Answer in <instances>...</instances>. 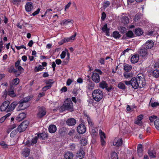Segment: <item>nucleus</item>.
Segmentation results:
<instances>
[{"mask_svg":"<svg viewBox=\"0 0 159 159\" xmlns=\"http://www.w3.org/2000/svg\"><path fill=\"white\" fill-rule=\"evenodd\" d=\"M30 98L28 97H26L21 100L18 102L19 104L17 108V111L24 110L29 107V104L27 102L29 101ZM18 103L16 101H14L9 104L7 108V112L12 111L15 108Z\"/></svg>","mask_w":159,"mask_h":159,"instance_id":"1","label":"nucleus"},{"mask_svg":"<svg viewBox=\"0 0 159 159\" xmlns=\"http://www.w3.org/2000/svg\"><path fill=\"white\" fill-rule=\"evenodd\" d=\"M102 71L99 69H95L92 75V79L93 81L96 83L100 81L99 75H101Z\"/></svg>","mask_w":159,"mask_h":159,"instance_id":"2","label":"nucleus"},{"mask_svg":"<svg viewBox=\"0 0 159 159\" xmlns=\"http://www.w3.org/2000/svg\"><path fill=\"white\" fill-rule=\"evenodd\" d=\"M92 96L95 101L99 102L103 98V93L100 90H95L93 92Z\"/></svg>","mask_w":159,"mask_h":159,"instance_id":"3","label":"nucleus"},{"mask_svg":"<svg viewBox=\"0 0 159 159\" xmlns=\"http://www.w3.org/2000/svg\"><path fill=\"white\" fill-rule=\"evenodd\" d=\"M64 106L66 109L72 112L74 110L73 103L70 98H67L66 100L64 102Z\"/></svg>","mask_w":159,"mask_h":159,"instance_id":"4","label":"nucleus"},{"mask_svg":"<svg viewBox=\"0 0 159 159\" xmlns=\"http://www.w3.org/2000/svg\"><path fill=\"white\" fill-rule=\"evenodd\" d=\"M46 109L44 107H39L37 114V117L39 118H41L46 114Z\"/></svg>","mask_w":159,"mask_h":159,"instance_id":"5","label":"nucleus"},{"mask_svg":"<svg viewBox=\"0 0 159 159\" xmlns=\"http://www.w3.org/2000/svg\"><path fill=\"white\" fill-rule=\"evenodd\" d=\"M28 124V123L27 121L23 122L17 128L18 131L20 132H21L24 131L27 128Z\"/></svg>","mask_w":159,"mask_h":159,"instance_id":"6","label":"nucleus"},{"mask_svg":"<svg viewBox=\"0 0 159 159\" xmlns=\"http://www.w3.org/2000/svg\"><path fill=\"white\" fill-rule=\"evenodd\" d=\"M10 104V102L8 101L4 102L0 106V110L2 111H6L7 112L8 107Z\"/></svg>","mask_w":159,"mask_h":159,"instance_id":"7","label":"nucleus"},{"mask_svg":"<svg viewBox=\"0 0 159 159\" xmlns=\"http://www.w3.org/2000/svg\"><path fill=\"white\" fill-rule=\"evenodd\" d=\"M77 131L80 134H83L86 131V128L85 125L83 124H80L77 128Z\"/></svg>","mask_w":159,"mask_h":159,"instance_id":"8","label":"nucleus"},{"mask_svg":"<svg viewBox=\"0 0 159 159\" xmlns=\"http://www.w3.org/2000/svg\"><path fill=\"white\" fill-rule=\"evenodd\" d=\"M131 85L133 88L134 89H137L139 84V81L136 79V78H133L131 79Z\"/></svg>","mask_w":159,"mask_h":159,"instance_id":"9","label":"nucleus"},{"mask_svg":"<svg viewBox=\"0 0 159 159\" xmlns=\"http://www.w3.org/2000/svg\"><path fill=\"white\" fill-rule=\"evenodd\" d=\"M99 134L101 138V144L102 146L104 145L106 143L104 139L106 138V136L104 132H102L101 129H100L99 131Z\"/></svg>","mask_w":159,"mask_h":159,"instance_id":"10","label":"nucleus"},{"mask_svg":"<svg viewBox=\"0 0 159 159\" xmlns=\"http://www.w3.org/2000/svg\"><path fill=\"white\" fill-rule=\"evenodd\" d=\"M7 94L11 97H14L16 96V95L14 92V90L11 89H10L8 91L7 93V91L6 90H5L3 92V94L2 95V96L4 97H6Z\"/></svg>","mask_w":159,"mask_h":159,"instance_id":"11","label":"nucleus"},{"mask_svg":"<svg viewBox=\"0 0 159 159\" xmlns=\"http://www.w3.org/2000/svg\"><path fill=\"white\" fill-rule=\"evenodd\" d=\"M122 142L121 138H115L113 142V144L116 147L120 146L122 145Z\"/></svg>","mask_w":159,"mask_h":159,"instance_id":"12","label":"nucleus"},{"mask_svg":"<svg viewBox=\"0 0 159 159\" xmlns=\"http://www.w3.org/2000/svg\"><path fill=\"white\" fill-rule=\"evenodd\" d=\"M139 60V56L138 54H135L132 56L130 61L133 64H135L137 63Z\"/></svg>","mask_w":159,"mask_h":159,"instance_id":"13","label":"nucleus"},{"mask_svg":"<svg viewBox=\"0 0 159 159\" xmlns=\"http://www.w3.org/2000/svg\"><path fill=\"white\" fill-rule=\"evenodd\" d=\"M110 29L107 27V24L106 23L102 28V31L107 36H109L110 35L109 31Z\"/></svg>","mask_w":159,"mask_h":159,"instance_id":"14","label":"nucleus"},{"mask_svg":"<svg viewBox=\"0 0 159 159\" xmlns=\"http://www.w3.org/2000/svg\"><path fill=\"white\" fill-rule=\"evenodd\" d=\"M139 52L141 56L142 57H144L147 54V49L145 47H142L139 50Z\"/></svg>","mask_w":159,"mask_h":159,"instance_id":"15","label":"nucleus"},{"mask_svg":"<svg viewBox=\"0 0 159 159\" xmlns=\"http://www.w3.org/2000/svg\"><path fill=\"white\" fill-rule=\"evenodd\" d=\"M154 43L151 40H148L145 44V46L146 48L148 49H151L154 46Z\"/></svg>","mask_w":159,"mask_h":159,"instance_id":"16","label":"nucleus"},{"mask_svg":"<svg viewBox=\"0 0 159 159\" xmlns=\"http://www.w3.org/2000/svg\"><path fill=\"white\" fill-rule=\"evenodd\" d=\"M143 118V115H140L137 117L136 120L135 121L134 123L139 125L141 126L142 125V120Z\"/></svg>","mask_w":159,"mask_h":159,"instance_id":"17","label":"nucleus"},{"mask_svg":"<svg viewBox=\"0 0 159 159\" xmlns=\"http://www.w3.org/2000/svg\"><path fill=\"white\" fill-rule=\"evenodd\" d=\"M74 156L73 153L69 151L66 152L64 155V159H73Z\"/></svg>","mask_w":159,"mask_h":159,"instance_id":"18","label":"nucleus"},{"mask_svg":"<svg viewBox=\"0 0 159 159\" xmlns=\"http://www.w3.org/2000/svg\"><path fill=\"white\" fill-rule=\"evenodd\" d=\"M76 123L75 120L73 118L68 119L66 122V123L67 125L71 126L75 125Z\"/></svg>","mask_w":159,"mask_h":159,"instance_id":"19","label":"nucleus"},{"mask_svg":"<svg viewBox=\"0 0 159 159\" xmlns=\"http://www.w3.org/2000/svg\"><path fill=\"white\" fill-rule=\"evenodd\" d=\"M33 7L32 3L31 2H27L25 6V9L27 12L30 11L33 9Z\"/></svg>","mask_w":159,"mask_h":159,"instance_id":"20","label":"nucleus"},{"mask_svg":"<svg viewBox=\"0 0 159 159\" xmlns=\"http://www.w3.org/2000/svg\"><path fill=\"white\" fill-rule=\"evenodd\" d=\"M57 127L54 125H51L48 127V131L51 133H54L57 130Z\"/></svg>","mask_w":159,"mask_h":159,"instance_id":"21","label":"nucleus"},{"mask_svg":"<svg viewBox=\"0 0 159 159\" xmlns=\"http://www.w3.org/2000/svg\"><path fill=\"white\" fill-rule=\"evenodd\" d=\"M153 98H151V100L149 102V105L152 107L154 108L159 106V103L158 102H153L152 100L154 99Z\"/></svg>","mask_w":159,"mask_h":159,"instance_id":"22","label":"nucleus"},{"mask_svg":"<svg viewBox=\"0 0 159 159\" xmlns=\"http://www.w3.org/2000/svg\"><path fill=\"white\" fill-rule=\"evenodd\" d=\"M76 35V33H75L72 36L69 37L65 38L64 39V40L65 42H70V41H72L74 40L75 39V36Z\"/></svg>","mask_w":159,"mask_h":159,"instance_id":"23","label":"nucleus"},{"mask_svg":"<svg viewBox=\"0 0 159 159\" xmlns=\"http://www.w3.org/2000/svg\"><path fill=\"white\" fill-rule=\"evenodd\" d=\"M87 88L89 89H92L94 86V84L91 81L88 80L87 82Z\"/></svg>","mask_w":159,"mask_h":159,"instance_id":"24","label":"nucleus"},{"mask_svg":"<svg viewBox=\"0 0 159 159\" xmlns=\"http://www.w3.org/2000/svg\"><path fill=\"white\" fill-rule=\"evenodd\" d=\"M134 33L136 35L140 36L142 34L143 31L140 28H138L135 29Z\"/></svg>","mask_w":159,"mask_h":159,"instance_id":"25","label":"nucleus"},{"mask_svg":"<svg viewBox=\"0 0 159 159\" xmlns=\"http://www.w3.org/2000/svg\"><path fill=\"white\" fill-rule=\"evenodd\" d=\"M99 86L100 88L104 89L107 87L108 84L105 81H102L99 83Z\"/></svg>","mask_w":159,"mask_h":159,"instance_id":"26","label":"nucleus"},{"mask_svg":"<svg viewBox=\"0 0 159 159\" xmlns=\"http://www.w3.org/2000/svg\"><path fill=\"white\" fill-rule=\"evenodd\" d=\"M152 75L155 78H158L159 77V70L156 69L153 70L152 72Z\"/></svg>","mask_w":159,"mask_h":159,"instance_id":"27","label":"nucleus"},{"mask_svg":"<svg viewBox=\"0 0 159 159\" xmlns=\"http://www.w3.org/2000/svg\"><path fill=\"white\" fill-rule=\"evenodd\" d=\"M30 152V151L29 149H25L22 152V154L24 157H27L29 155Z\"/></svg>","mask_w":159,"mask_h":159,"instance_id":"28","label":"nucleus"},{"mask_svg":"<svg viewBox=\"0 0 159 159\" xmlns=\"http://www.w3.org/2000/svg\"><path fill=\"white\" fill-rule=\"evenodd\" d=\"M132 67L131 65L126 64L124 66V69L126 72H129L132 69Z\"/></svg>","mask_w":159,"mask_h":159,"instance_id":"29","label":"nucleus"},{"mask_svg":"<svg viewBox=\"0 0 159 159\" xmlns=\"http://www.w3.org/2000/svg\"><path fill=\"white\" fill-rule=\"evenodd\" d=\"M148 154L151 158H153L155 157L156 153L155 151L149 150L148 152Z\"/></svg>","mask_w":159,"mask_h":159,"instance_id":"30","label":"nucleus"},{"mask_svg":"<svg viewBox=\"0 0 159 159\" xmlns=\"http://www.w3.org/2000/svg\"><path fill=\"white\" fill-rule=\"evenodd\" d=\"M26 116V114L25 113L22 112L19 114L17 117V118L19 121H20L25 118Z\"/></svg>","mask_w":159,"mask_h":159,"instance_id":"31","label":"nucleus"},{"mask_svg":"<svg viewBox=\"0 0 159 159\" xmlns=\"http://www.w3.org/2000/svg\"><path fill=\"white\" fill-rule=\"evenodd\" d=\"M85 155L84 152L82 149H80L76 154V156L79 157H83Z\"/></svg>","mask_w":159,"mask_h":159,"instance_id":"32","label":"nucleus"},{"mask_svg":"<svg viewBox=\"0 0 159 159\" xmlns=\"http://www.w3.org/2000/svg\"><path fill=\"white\" fill-rule=\"evenodd\" d=\"M38 137L39 138L44 139H45V138H47L48 137V134L45 133H39L38 135Z\"/></svg>","mask_w":159,"mask_h":159,"instance_id":"33","label":"nucleus"},{"mask_svg":"<svg viewBox=\"0 0 159 159\" xmlns=\"http://www.w3.org/2000/svg\"><path fill=\"white\" fill-rule=\"evenodd\" d=\"M72 21L73 20L69 19H66L62 21L61 24L62 25H67L70 22L72 23Z\"/></svg>","mask_w":159,"mask_h":159,"instance_id":"34","label":"nucleus"},{"mask_svg":"<svg viewBox=\"0 0 159 159\" xmlns=\"http://www.w3.org/2000/svg\"><path fill=\"white\" fill-rule=\"evenodd\" d=\"M112 35L113 37L115 39H117L119 38L120 37V35L119 33L117 31H115L113 32Z\"/></svg>","mask_w":159,"mask_h":159,"instance_id":"35","label":"nucleus"},{"mask_svg":"<svg viewBox=\"0 0 159 159\" xmlns=\"http://www.w3.org/2000/svg\"><path fill=\"white\" fill-rule=\"evenodd\" d=\"M90 132L92 134L96 135L97 134L98 129L93 127H91V129H90Z\"/></svg>","mask_w":159,"mask_h":159,"instance_id":"36","label":"nucleus"},{"mask_svg":"<svg viewBox=\"0 0 159 159\" xmlns=\"http://www.w3.org/2000/svg\"><path fill=\"white\" fill-rule=\"evenodd\" d=\"M121 21L125 24H126L129 22V19L127 16H124L122 18Z\"/></svg>","mask_w":159,"mask_h":159,"instance_id":"37","label":"nucleus"},{"mask_svg":"<svg viewBox=\"0 0 159 159\" xmlns=\"http://www.w3.org/2000/svg\"><path fill=\"white\" fill-rule=\"evenodd\" d=\"M149 120L151 123H153L154 121L155 122V120H157V116L155 115H152L149 117Z\"/></svg>","mask_w":159,"mask_h":159,"instance_id":"38","label":"nucleus"},{"mask_svg":"<svg viewBox=\"0 0 159 159\" xmlns=\"http://www.w3.org/2000/svg\"><path fill=\"white\" fill-rule=\"evenodd\" d=\"M44 68L41 65H39L38 67L36 66L34 68V71L36 72L42 71Z\"/></svg>","mask_w":159,"mask_h":159,"instance_id":"39","label":"nucleus"},{"mask_svg":"<svg viewBox=\"0 0 159 159\" xmlns=\"http://www.w3.org/2000/svg\"><path fill=\"white\" fill-rule=\"evenodd\" d=\"M16 68L19 71V72L18 73V74H16V76H18L19 75H20L23 71L24 69L20 66H19Z\"/></svg>","mask_w":159,"mask_h":159,"instance_id":"40","label":"nucleus"},{"mask_svg":"<svg viewBox=\"0 0 159 159\" xmlns=\"http://www.w3.org/2000/svg\"><path fill=\"white\" fill-rule=\"evenodd\" d=\"M126 37L128 38H131L133 37L134 34L132 31L129 30L126 34Z\"/></svg>","mask_w":159,"mask_h":159,"instance_id":"41","label":"nucleus"},{"mask_svg":"<svg viewBox=\"0 0 159 159\" xmlns=\"http://www.w3.org/2000/svg\"><path fill=\"white\" fill-rule=\"evenodd\" d=\"M145 81L144 80H140L139 81V88H142L145 85Z\"/></svg>","mask_w":159,"mask_h":159,"instance_id":"42","label":"nucleus"},{"mask_svg":"<svg viewBox=\"0 0 159 159\" xmlns=\"http://www.w3.org/2000/svg\"><path fill=\"white\" fill-rule=\"evenodd\" d=\"M80 143L81 145L84 146L86 145L87 143V139L85 138H82L80 141Z\"/></svg>","mask_w":159,"mask_h":159,"instance_id":"43","label":"nucleus"},{"mask_svg":"<svg viewBox=\"0 0 159 159\" xmlns=\"http://www.w3.org/2000/svg\"><path fill=\"white\" fill-rule=\"evenodd\" d=\"M19 132L17 129H15L13 130L10 134V136L11 137H14L15 135L18 132Z\"/></svg>","mask_w":159,"mask_h":159,"instance_id":"44","label":"nucleus"},{"mask_svg":"<svg viewBox=\"0 0 159 159\" xmlns=\"http://www.w3.org/2000/svg\"><path fill=\"white\" fill-rule=\"evenodd\" d=\"M154 125L156 129L159 130V119L155 120Z\"/></svg>","mask_w":159,"mask_h":159,"instance_id":"45","label":"nucleus"},{"mask_svg":"<svg viewBox=\"0 0 159 159\" xmlns=\"http://www.w3.org/2000/svg\"><path fill=\"white\" fill-rule=\"evenodd\" d=\"M19 82V80L18 78H16L13 79L12 81V84L13 85H16L18 84Z\"/></svg>","mask_w":159,"mask_h":159,"instance_id":"46","label":"nucleus"},{"mask_svg":"<svg viewBox=\"0 0 159 159\" xmlns=\"http://www.w3.org/2000/svg\"><path fill=\"white\" fill-rule=\"evenodd\" d=\"M119 88L122 89H124L125 88V86L124 83L121 82L118 84V86Z\"/></svg>","mask_w":159,"mask_h":159,"instance_id":"47","label":"nucleus"},{"mask_svg":"<svg viewBox=\"0 0 159 159\" xmlns=\"http://www.w3.org/2000/svg\"><path fill=\"white\" fill-rule=\"evenodd\" d=\"M45 83L47 84H48L47 85L51 86H51H52V84L53 83V82H52V80L50 79L47 80L46 81Z\"/></svg>","mask_w":159,"mask_h":159,"instance_id":"48","label":"nucleus"},{"mask_svg":"<svg viewBox=\"0 0 159 159\" xmlns=\"http://www.w3.org/2000/svg\"><path fill=\"white\" fill-rule=\"evenodd\" d=\"M136 79H137L138 81L141 80H144V79L143 78V75L142 74H138L137 77L136 78Z\"/></svg>","mask_w":159,"mask_h":159,"instance_id":"49","label":"nucleus"},{"mask_svg":"<svg viewBox=\"0 0 159 159\" xmlns=\"http://www.w3.org/2000/svg\"><path fill=\"white\" fill-rule=\"evenodd\" d=\"M87 120L89 123V125L91 127H92L93 126V123L90 118L89 116H87Z\"/></svg>","mask_w":159,"mask_h":159,"instance_id":"50","label":"nucleus"},{"mask_svg":"<svg viewBox=\"0 0 159 159\" xmlns=\"http://www.w3.org/2000/svg\"><path fill=\"white\" fill-rule=\"evenodd\" d=\"M110 2L109 1H106L105 2H104L103 5V7L105 8H106L108 7L110 5Z\"/></svg>","mask_w":159,"mask_h":159,"instance_id":"51","label":"nucleus"},{"mask_svg":"<svg viewBox=\"0 0 159 159\" xmlns=\"http://www.w3.org/2000/svg\"><path fill=\"white\" fill-rule=\"evenodd\" d=\"M66 52H67V50H65L62 52L60 55L61 58L63 59L65 57Z\"/></svg>","mask_w":159,"mask_h":159,"instance_id":"52","label":"nucleus"},{"mask_svg":"<svg viewBox=\"0 0 159 159\" xmlns=\"http://www.w3.org/2000/svg\"><path fill=\"white\" fill-rule=\"evenodd\" d=\"M15 47L18 50H20V49L21 48H24L25 50H27L26 47L24 45H21L20 46H17L15 45Z\"/></svg>","mask_w":159,"mask_h":159,"instance_id":"53","label":"nucleus"},{"mask_svg":"<svg viewBox=\"0 0 159 159\" xmlns=\"http://www.w3.org/2000/svg\"><path fill=\"white\" fill-rule=\"evenodd\" d=\"M124 76L125 78L127 79L131 76L132 74L130 73H127L125 72L124 74Z\"/></svg>","mask_w":159,"mask_h":159,"instance_id":"54","label":"nucleus"},{"mask_svg":"<svg viewBox=\"0 0 159 159\" xmlns=\"http://www.w3.org/2000/svg\"><path fill=\"white\" fill-rule=\"evenodd\" d=\"M137 152L138 155L140 157L142 155L143 149H137Z\"/></svg>","mask_w":159,"mask_h":159,"instance_id":"55","label":"nucleus"},{"mask_svg":"<svg viewBox=\"0 0 159 159\" xmlns=\"http://www.w3.org/2000/svg\"><path fill=\"white\" fill-rule=\"evenodd\" d=\"M106 17V15L105 12H103L102 14L101 19L102 20H104Z\"/></svg>","mask_w":159,"mask_h":159,"instance_id":"56","label":"nucleus"},{"mask_svg":"<svg viewBox=\"0 0 159 159\" xmlns=\"http://www.w3.org/2000/svg\"><path fill=\"white\" fill-rule=\"evenodd\" d=\"M38 140V138L37 137H35L34 138H33L31 142L32 143L35 144L36 143L37 141Z\"/></svg>","mask_w":159,"mask_h":159,"instance_id":"57","label":"nucleus"},{"mask_svg":"<svg viewBox=\"0 0 159 159\" xmlns=\"http://www.w3.org/2000/svg\"><path fill=\"white\" fill-rule=\"evenodd\" d=\"M52 11V9H48L45 12V13L48 16L51 13V12Z\"/></svg>","mask_w":159,"mask_h":159,"instance_id":"58","label":"nucleus"},{"mask_svg":"<svg viewBox=\"0 0 159 159\" xmlns=\"http://www.w3.org/2000/svg\"><path fill=\"white\" fill-rule=\"evenodd\" d=\"M0 145L2 146L3 148H7V145L6 143L3 141L1 142L0 143Z\"/></svg>","mask_w":159,"mask_h":159,"instance_id":"59","label":"nucleus"},{"mask_svg":"<svg viewBox=\"0 0 159 159\" xmlns=\"http://www.w3.org/2000/svg\"><path fill=\"white\" fill-rule=\"evenodd\" d=\"M51 88V86H49L48 85H46L44 87H43L42 89V90L43 91H46L48 89H49Z\"/></svg>","mask_w":159,"mask_h":159,"instance_id":"60","label":"nucleus"},{"mask_svg":"<svg viewBox=\"0 0 159 159\" xmlns=\"http://www.w3.org/2000/svg\"><path fill=\"white\" fill-rule=\"evenodd\" d=\"M21 61V60L20 59H19L17 61L15 62V66L16 67H18L19 66L20 62Z\"/></svg>","mask_w":159,"mask_h":159,"instance_id":"61","label":"nucleus"},{"mask_svg":"<svg viewBox=\"0 0 159 159\" xmlns=\"http://www.w3.org/2000/svg\"><path fill=\"white\" fill-rule=\"evenodd\" d=\"M112 159H118V156L116 153H115L112 156Z\"/></svg>","mask_w":159,"mask_h":159,"instance_id":"62","label":"nucleus"},{"mask_svg":"<svg viewBox=\"0 0 159 159\" xmlns=\"http://www.w3.org/2000/svg\"><path fill=\"white\" fill-rule=\"evenodd\" d=\"M154 31L152 30H149L147 32L146 34L148 35L151 36L153 35Z\"/></svg>","mask_w":159,"mask_h":159,"instance_id":"63","label":"nucleus"},{"mask_svg":"<svg viewBox=\"0 0 159 159\" xmlns=\"http://www.w3.org/2000/svg\"><path fill=\"white\" fill-rule=\"evenodd\" d=\"M40 11V9L38 8L36 11L32 13V15L33 16H35L36 15L38 14L39 13Z\"/></svg>","mask_w":159,"mask_h":159,"instance_id":"64","label":"nucleus"}]
</instances>
